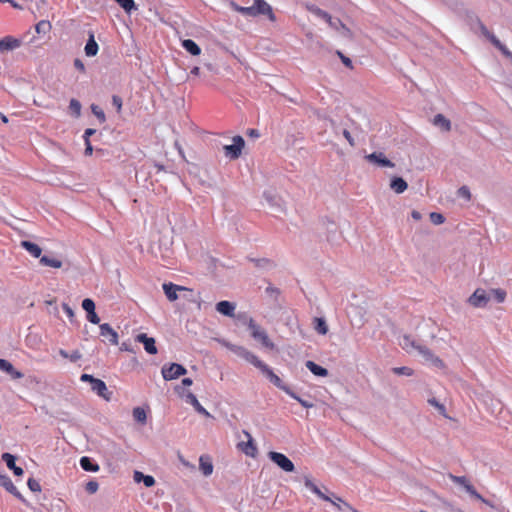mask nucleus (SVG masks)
<instances>
[{
	"instance_id": "obj_1",
	"label": "nucleus",
	"mask_w": 512,
	"mask_h": 512,
	"mask_svg": "<svg viewBox=\"0 0 512 512\" xmlns=\"http://www.w3.org/2000/svg\"><path fill=\"white\" fill-rule=\"evenodd\" d=\"M232 351L243 357L246 361L257 367L261 372L279 389L283 390L286 394L291 390L286 386L278 375L273 370L261 361L256 355L241 346H228Z\"/></svg>"
},
{
	"instance_id": "obj_2",
	"label": "nucleus",
	"mask_w": 512,
	"mask_h": 512,
	"mask_svg": "<svg viewBox=\"0 0 512 512\" xmlns=\"http://www.w3.org/2000/svg\"><path fill=\"white\" fill-rule=\"evenodd\" d=\"M304 484L306 488H308L311 492L316 494L319 498L324 501L331 502L338 510H342L343 508L349 509L353 512H359L358 510L351 507L350 504L345 502L342 498L334 496L332 499L328 495L324 494L309 478H305Z\"/></svg>"
},
{
	"instance_id": "obj_3",
	"label": "nucleus",
	"mask_w": 512,
	"mask_h": 512,
	"mask_svg": "<svg viewBox=\"0 0 512 512\" xmlns=\"http://www.w3.org/2000/svg\"><path fill=\"white\" fill-rule=\"evenodd\" d=\"M82 382H89L91 384V389L98 396L103 398L106 401H110L112 397V392L108 390L105 382L101 379L95 378L90 374H82L80 377Z\"/></svg>"
},
{
	"instance_id": "obj_4",
	"label": "nucleus",
	"mask_w": 512,
	"mask_h": 512,
	"mask_svg": "<svg viewBox=\"0 0 512 512\" xmlns=\"http://www.w3.org/2000/svg\"><path fill=\"white\" fill-rule=\"evenodd\" d=\"M248 328L251 331L252 337L259 341L263 347L273 350L275 348V344L271 341L268 334L264 329H262L259 325H257L253 319H250L248 322Z\"/></svg>"
},
{
	"instance_id": "obj_5",
	"label": "nucleus",
	"mask_w": 512,
	"mask_h": 512,
	"mask_svg": "<svg viewBox=\"0 0 512 512\" xmlns=\"http://www.w3.org/2000/svg\"><path fill=\"white\" fill-rule=\"evenodd\" d=\"M244 146H245V141H244L243 137H241L239 135L234 136L233 144L225 145L223 147L224 155L227 158H229L230 160H236L241 156Z\"/></svg>"
},
{
	"instance_id": "obj_6",
	"label": "nucleus",
	"mask_w": 512,
	"mask_h": 512,
	"mask_svg": "<svg viewBox=\"0 0 512 512\" xmlns=\"http://www.w3.org/2000/svg\"><path fill=\"white\" fill-rule=\"evenodd\" d=\"M268 457L285 472H293L295 470L293 462L283 453L270 451Z\"/></svg>"
},
{
	"instance_id": "obj_7",
	"label": "nucleus",
	"mask_w": 512,
	"mask_h": 512,
	"mask_svg": "<svg viewBox=\"0 0 512 512\" xmlns=\"http://www.w3.org/2000/svg\"><path fill=\"white\" fill-rule=\"evenodd\" d=\"M186 372V368L177 363H171L169 366L164 365L161 370L163 378L167 381L177 379L186 374Z\"/></svg>"
},
{
	"instance_id": "obj_8",
	"label": "nucleus",
	"mask_w": 512,
	"mask_h": 512,
	"mask_svg": "<svg viewBox=\"0 0 512 512\" xmlns=\"http://www.w3.org/2000/svg\"><path fill=\"white\" fill-rule=\"evenodd\" d=\"M162 289L170 302H174L179 298V292H192V289L172 282L163 283Z\"/></svg>"
},
{
	"instance_id": "obj_9",
	"label": "nucleus",
	"mask_w": 512,
	"mask_h": 512,
	"mask_svg": "<svg viewBox=\"0 0 512 512\" xmlns=\"http://www.w3.org/2000/svg\"><path fill=\"white\" fill-rule=\"evenodd\" d=\"M449 477H450V479L454 483L463 486L465 488V490L472 497H474L475 499L480 500V501H482L484 503H487V501L476 491L474 486L470 484V482L468 481V479L466 477H464V476H455V475H452V474H450Z\"/></svg>"
},
{
	"instance_id": "obj_10",
	"label": "nucleus",
	"mask_w": 512,
	"mask_h": 512,
	"mask_svg": "<svg viewBox=\"0 0 512 512\" xmlns=\"http://www.w3.org/2000/svg\"><path fill=\"white\" fill-rule=\"evenodd\" d=\"M243 434L247 437V441L238 443V448L245 455L250 456L252 458L256 457L258 449L251 434L248 431H243Z\"/></svg>"
},
{
	"instance_id": "obj_11",
	"label": "nucleus",
	"mask_w": 512,
	"mask_h": 512,
	"mask_svg": "<svg viewBox=\"0 0 512 512\" xmlns=\"http://www.w3.org/2000/svg\"><path fill=\"white\" fill-rule=\"evenodd\" d=\"M365 159L368 162L373 163L380 167L393 168L395 166V164L392 161H390L389 159H387L386 156L384 155V153H382V152H373L371 154H368L365 156Z\"/></svg>"
},
{
	"instance_id": "obj_12",
	"label": "nucleus",
	"mask_w": 512,
	"mask_h": 512,
	"mask_svg": "<svg viewBox=\"0 0 512 512\" xmlns=\"http://www.w3.org/2000/svg\"><path fill=\"white\" fill-rule=\"evenodd\" d=\"M490 296L484 289H476L469 298V303L474 307H484L488 303Z\"/></svg>"
},
{
	"instance_id": "obj_13",
	"label": "nucleus",
	"mask_w": 512,
	"mask_h": 512,
	"mask_svg": "<svg viewBox=\"0 0 512 512\" xmlns=\"http://www.w3.org/2000/svg\"><path fill=\"white\" fill-rule=\"evenodd\" d=\"M254 15H267L271 21H275V15L272 11L271 6L265 2L264 0H255V4L253 5Z\"/></svg>"
},
{
	"instance_id": "obj_14",
	"label": "nucleus",
	"mask_w": 512,
	"mask_h": 512,
	"mask_svg": "<svg viewBox=\"0 0 512 512\" xmlns=\"http://www.w3.org/2000/svg\"><path fill=\"white\" fill-rule=\"evenodd\" d=\"M100 335L104 337L111 345L118 344V333L108 323L99 324Z\"/></svg>"
},
{
	"instance_id": "obj_15",
	"label": "nucleus",
	"mask_w": 512,
	"mask_h": 512,
	"mask_svg": "<svg viewBox=\"0 0 512 512\" xmlns=\"http://www.w3.org/2000/svg\"><path fill=\"white\" fill-rule=\"evenodd\" d=\"M135 340L144 345V349L147 353H149V354L157 353V347H156L154 338L148 337L145 333H141L135 337Z\"/></svg>"
},
{
	"instance_id": "obj_16",
	"label": "nucleus",
	"mask_w": 512,
	"mask_h": 512,
	"mask_svg": "<svg viewBox=\"0 0 512 512\" xmlns=\"http://www.w3.org/2000/svg\"><path fill=\"white\" fill-rule=\"evenodd\" d=\"M2 460L6 463L7 467L14 472L16 476L23 475L24 471L21 467L16 466V458L10 453H3L1 456Z\"/></svg>"
},
{
	"instance_id": "obj_17",
	"label": "nucleus",
	"mask_w": 512,
	"mask_h": 512,
	"mask_svg": "<svg viewBox=\"0 0 512 512\" xmlns=\"http://www.w3.org/2000/svg\"><path fill=\"white\" fill-rule=\"evenodd\" d=\"M0 370L9 374L13 379H20L24 376L22 372L16 370L13 365L5 359H0Z\"/></svg>"
},
{
	"instance_id": "obj_18",
	"label": "nucleus",
	"mask_w": 512,
	"mask_h": 512,
	"mask_svg": "<svg viewBox=\"0 0 512 512\" xmlns=\"http://www.w3.org/2000/svg\"><path fill=\"white\" fill-rule=\"evenodd\" d=\"M199 468L204 476H210L213 473V463L208 455H202L199 458Z\"/></svg>"
},
{
	"instance_id": "obj_19",
	"label": "nucleus",
	"mask_w": 512,
	"mask_h": 512,
	"mask_svg": "<svg viewBox=\"0 0 512 512\" xmlns=\"http://www.w3.org/2000/svg\"><path fill=\"white\" fill-rule=\"evenodd\" d=\"M185 397L186 401L190 403L198 413L207 417L210 416V413L200 404L197 397L192 392H188Z\"/></svg>"
},
{
	"instance_id": "obj_20",
	"label": "nucleus",
	"mask_w": 512,
	"mask_h": 512,
	"mask_svg": "<svg viewBox=\"0 0 512 512\" xmlns=\"http://www.w3.org/2000/svg\"><path fill=\"white\" fill-rule=\"evenodd\" d=\"M216 310L225 316H233L235 305L229 301L223 300L216 304Z\"/></svg>"
},
{
	"instance_id": "obj_21",
	"label": "nucleus",
	"mask_w": 512,
	"mask_h": 512,
	"mask_svg": "<svg viewBox=\"0 0 512 512\" xmlns=\"http://www.w3.org/2000/svg\"><path fill=\"white\" fill-rule=\"evenodd\" d=\"M408 187L407 182L401 177H393L390 182V188L397 194L403 193Z\"/></svg>"
},
{
	"instance_id": "obj_22",
	"label": "nucleus",
	"mask_w": 512,
	"mask_h": 512,
	"mask_svg": "<svg viewBox=\"0 0 512 512\" xmlns=\"http://www.w3.org/2000/svg\"><path fill=\"white\" fill-rule=\"evenodd\" d=\"M0 485L3 486L11 494L19 498L21 497L16 486L13 484L12 480L7 475H0Z\"/></svg>"
},
{
	"instance_id": "obj_23",
	"label": "nucleus",
	"mask_w": 512,
	"mask_h": 512,
	"mask_svg": "<svg viewBox=\"0 0 512 512\" xmlns=\"http://www.w3.org/2000/svg\"><path fill=\"white\" fill-rule=\"evenodd\" d=\"M21 246L33 257L39 258L41 257L42 249L39 245L30 242V241H22Z\"/></svg>"
},
{
	"instance_id": "obj_24",
	"label": "nucleus",
	"mask_w": 512,
	"mask_h": 512,
	"mask_svg": "<svg viewBox=\"0 0 512 512\" xmlns=\"http://www.w3.org/2000/svg\"><path fill=\"white\" fill-rule=\"evenodd\" d=\"M84 50H85V54L88 57L95 56L98 53L99 46H98L97 42L95 41L93 34H90V37L85 45Z\"/></svg>"
},
{
	"instance_id": "obj_25",
	"label": "nucleus",
	"mask_w": 512,
	"mask_h": 512,
	"mask_svg": "<svg viewBox=\"0 0 512 512\" xmlns=\"http://www.w3.org/2000/svg\"><path fill=\"white\" fill-rule=\"evenodd\" d=\"M306 367L316 376L326 377L328 375V370L315 362L309 360L306 362Z\"/></svg>"
},
{
	"instance_id": "obj_26",
	"label": "nucleus",
	"mask_w": 512,
	"mask_h": 512,
	"mask_svg": "<svg viewBox=\"0 0 512 512\" xmlns=\"http://www.w3.org/2000/svg\"><path fill=\"white\" fill-rule=\"evenodd\" d=\"M313 326L315 331L320 335H326L328 333V325L322 317H315L313 319Z\"/></svg>"
},
{
	"instance_id": "obj_27",
	"label": "nucleus",
	"mask_w": 512,
	"mask_h": 512,
	"mask_svg": "<svg viewBox=\"0 0 512 512\" xmlns=\"http://www.w3.org/2000/svg\"><path fill=\"white\" fill-rule=\"evenodd\" d=\"M182 46L187 52H189L193 56H197L201 53L200 47L197 45L195 41L191 39L183 40Z\"/></svg>"
},
{
	"instance_id": "obj_28",
	"label": "nucleus",
	"mask_w": 512,
	"mask_h": 512,
	"mask_svg": "<svg viewBox=\"0 0 512 512\" xmlns=\"http://www.w3.org/2000/svg\"><path fill=\"white\" fill-rule=\"evenodd\" d=\"M20 46V41L13 37H5L0 41V50H10Z\"/></svg>"
},
{
	"instance_id": "obj_29",
	"label": "nucleus",
	"mask_w": 512,
	"mask_h": 512,
	"mask_svg": "<svg viewBox=\"0 0 512 512\" xmlns=\"http://www.w3.org/2000/svg\"><path fill=\"white\" fill-rule=\"evenodd\" d=\"M434 125L439 126L442 130L448 132L451 130V122L444 115L437 114L433 120Z\"/></svg>"
},
{
	"instance_id": "obj_30",
	"label": "nucleus",
	"mask_w": 512,
	"mask_h": 512,
	"mask_svg": "<svg viewBox=\"0 0 512 512\" xmlns=\"http://www.w3.org/2000/svg\"><path fill=\"white\" fill-rule=\"evenodd\" d=\"M40 264L43 266H48V267L57 268V269L61 268L63 265L61 260H59L57 258H51L47 255L40 257Z\"/></svg>"
},
{
	"instance_id": "obj_31",
	"label": "nucleus",
	"mask_w": 512,
	"mask_h": 512,
	"mask_svg": "<svg viewBox=\"0 0 512 512\" xmlns=\"http://www.w3.org/2000/svg\"><path fill=\"white\" fill-rule=\"evenodd\" d=\"M80 465L85 471L97 472L99 470L98 464L93 463L88 457H82L80 459Z\"/></svg>"
},
{
	"instance_id": "obj_32",
	"label": "nucleus",
	"mask_w": 512,
	"mask_h": 512,
	"mask_svg": "<svg viewBox=\"0 0 512 512\" xmlns=\"http://www.w3.org/2000/svg\"><path fill=\"white\" fill-rule=\"evenodd\" d=\"M401 347L410 352L411 350L415 349L417 350V347L420 345H416L415 341L410 336H403L402 340L400 341Z\"/></svg>"
},
{
	"instance_id": "obj_33",
	"label": "nucleus",
	"mask_w": 512,
	"mask_h": 512,
	"mask_svg": "<svg viewBox=\"0 0 512 512\" xmlns=\"http://www.w3.org/2000/svg\"><path fill=\"white\" fill-rule=\"evenodd\" d=\"M231 7L233 10L243 14V15H247V16H252V17H255L254 15V8L253 6H250V7H243V6H239L238 4H236L235 2H231Z\"/></svg>"
},
{
	"instance_id": "obj_34",
	"label": "nucleus",
	"mask_w": 512,
	"mask_h": 512,
	"mask_svg": "<svg viewBox=\"0 0 512 512\" xmlns=\"http://www.w3.org/2000/svg\"><path fill=\"white\" fill-rule=\"evenodd\" d=\"M52 26L49 21L41 20L35 26V30L38 34H46L51 30Z\"/></svg>"
},
{
	"instance_id": "obj_35",
	"label": "nucleus",
	"mask_w": 512,
	"mask_h": 512,
	"mask_svg": "<svg viewBox=\"0 0 512 512\" xmlns=\"http://www.w3.org/2000/svg\"><path fill=\"white\" fill-rule=\"evenodd\" d=\"M114 1L117 2L127 13H130L132 10L137 9L134 0H114Z\"/></svg>"
},
{
	"instance_id": "obj_36",
	"label": "nucleus",
	"mask_w": 512,
	"mask_h": 512,
	"mask_svg": "<svg viewBox=\"0 0 512 512\" xmlns=\"http://www.w3.org/2000/svg\"><path fill=\"white\" fill-rule=\"evenodd\" d=\"M133 417H134V419L137 422L145 423L147 415H146V412H145V410L143 408L136 407V408L133 409Z\"/></svg>"
},
{
	"instance_id": "obj_37",
	"label": "nucleus",
	"mask_w": 512,
	"mask_h": 512,
	"mask_svg": "<svg viewBox=\"0 0 512 512\" xmlns=\"http://www.w3.org/2000/svg\"><path fill=\"white\" fill-rule=\"evenodd\" d=\"M492 44L498 48L502 53L503 55H505L506 57H510L512 58V53L507 49V47L505 45H503L497 38H493L492 39Z\"/></svg>"
},
{
	"instance_id": "obj_38",
	"label": "nucleus",
	"mask_w": 512,
	"mask_h": 512,
	"mask_svg": "<svg viewBox=\"0 0 512 512\" xmlns=\"http://www.w3.org/2000/svg\"><path fill=\"white\" fill-rule=\"evenodd\" d=\"M428 403L435 407L442 416L447 417L445 406L439 403L435 398L428 399Z\"/></svg>"
},
{
	"instance_id": "obj_39",
	"label": "nucleus",
	"mask_w": 512,
	"mask_h": 512,
	"mask_svg": "<svg viewBox=\"0 0 512 512\" xmlns=\"http://www.w3.org/2000/svg\"><path fill=\"white\" fill-rule=\"evenodd\" d=\"M287 394L290 397H292L293 399H295L296 401H298L302 407H304V408H311V407H313V403L308 402V401L302 399L296 393H294L292 390H290Z\"/></svg>"
},
{
	"instance_id": "obj_40",
	"label": "nucleus",
	"mask_w": 512,
	"mask_h": 512,
	"mask_svg": "<svg viewBox=\"0 0 512 512\" xmlns=\"http://www.w3.org/2000/svg\"><path fill=\"white\" fill-rule=\"evenodd\" d=\"M490 294L493 295L498 303L504 302L506 298V292L503 289H492Z\"/></svg>"
},
{
	"instance_id": "obj_41",
	"label": "nucleus",
	"mask_w": 512,
	"mask_h": 512,
	"mask_svg": "<svg viewBox=\"0 0 512 512\" xmlns=\"http://www.w3.org/2000/svg\"><path fill=\"white\" fill-rule=\"evenodd\" d=\"M393 373L397 375H405V376H412L414 371L410 367H395L393 368Z\"/></svg>"
},
{
	"instance_id": "obj_42",
	"label": "nucleus",
	"mask_w": 512,
	"mask_h": 512,
	"mask_svg": "<svg viewBox=\"0 0 512 512\" xmlns=\"http://www.w3.org/2000/svg\"><path fill=\"white\" fill-rule=\"evenodd\" d=\"M312 11L315 15L324 19L327 23H332V17L326 11H324L320 8H314V9H312Z\"/></svg>"
},
{
	"instance_id": "obj_43",
	"label": "nucleus",
	"mask_w": 512,
	"mask_h": 512,
	"mask_svg": "<svg viewBox=\"0 0 512 512\" xmlns=\"http://www.w3.org/2000/svg\"><path fill=\"white\" fill-rule=\"evenodd\" d=\"M82 308L87 312H93L95 311V303L92 299L86 298L82 301Z\"/></svg>"
},
{
	"instance_id": "obj_44",
	"label": "nucleus",
	"mask_w": 512,
	"mask_h": 512,
	"mask_svg": "<svg viewBox=\"0 0 512 512\" xmlns=\"http://www.w3.org/2000/svg\"><path fill=\"white\" fill-rule=\"evenodd\" d=\"M429 217H430L431 222L435 225H440V224L444 223V221H445V218L441 213L432 212V213H430Z\"/></svg>"
},
{
	"instance_id": "obj_45",
	"label": "nucleus",
	"mask_w": 512,
	"mask_h": 512,
	"mask_svg": "<svg viewBox=\"0 0 512 512\" xmlns=\"http://www.w3.org/2000/svg\"><path fill=\"white\" fill-rule=\"evenodd\" d=\"M69 108L71 109V111L76 115V116H79L80 115V112H81V104L78 100L76 99H71L70 101V104H69Z\"/></svg>"
},
{
	"instance_id": "obj_46",
	"label": "nucleus",
	"mask_w": 512,
	"mask_h": 512,
	"mask_svg": "<svg viewBox=\"0 0 512 512\" xmlns=\"http://www.w3.org/2000/svg\"><path fill=\"white\" fill-rule=\"evenodd\" d=\"M417 351L425 358L426 361L430 362L431 358L434 354L426 347L419 346L417 347Z\"/></svg>"
},
{
	"instance_id": "obj_47",
	"label": "nucleus",
	"mask_w": 512,
	"mask_h": 512,
	"mask_svg": "<svg viewBox=\"0 0 512 512\" xmlns=\"http://www.w3.org/2000/svg\"><path fill=\"white\" fill-rule=\"evenodd\" d=\"M27 485L29 487V489L33 492H40L41 491V485L40 483L34 479V478H29L28 481H27Z\"/></svg>"
},
{
	"instance_id": "obj_48",
	"label": "nucleus",
	"mask_w": 512,
	"mask_h": 512,
	"mask_svg": "<svg viewBox=\"0 0 512 512\" xmlns=\"http://www.w3.org/2000/svg\"><path fill=\"white\" fill-rule=\"evenodd\" d=\"M99 489V484L98 482L96 481H89L86 483L85 485V490L86 492H88L89 494H94L98 491Z\"/></svg>"
},
{
	"instance_id": "obj_49",
	"label": "nucleus",
	"mask_w": 512,
	"mask_h": 512,
	"mask_svg": "<svg viewBox=\"0 0 512 512\" xmlns=\"http://www.w3.org/2000/svg\"><path fill=\"white\" fill-rule=\"evenodd\" d=\"M91 110L93 112V114L101 121V122H104L105 121V114L103 112V110L97 106V105H92L91 106Z\"/></svg>"
},
{
	"instance_id": "obj_50",
	"label": "nucleus",
	"mask_w": 512,
	"mask_h": 512,
	"mask_svg": "<svg viewBox=\"0 0 512 512\" xmlns=\"http://www.w3.org/2000/svg\"><path fill=\"white\" fill-rule=\"evenodd\" d=\"M112 103L115 106L118 113H121L122 110V99L118 95H113Z\"/></svg>"
},
{
	"instance_id": "obj_51",
	"label": "nucleus",
	"mask_w": 512,
	"mask_h": 512,
	"mask_svg": "<svg viewBox=\"0 0 512 512\" xmlns=\"http://www.w3.org/2000/svg\"><path fill=\"white\" fill-rule=\"evenodd\" d=\"M337 55L340 57V59H341L342 63H343L346 67H348V68H350V69H352V68H353L352 61H351V59H350V58L346 57V56H345L342 52H340V51H337Z\"/></svg>"
},
{
	"instance_id": "obj_52",
	"label": "nucleus",
	"mask_w": 512,
	"mask_h": 512,
	"mask_svg": "<svg viewBox=\"0 0 512 512\" xmlns=\"http://www.w3.org/2000/svg\"><path fill=\"white\" fill-rule=\"evenodd\" d=\"M480 30H481L482 34H483L487 39H489V40H490V42H491V43H492V39H493V38H496V36H495L494 34H492V33L487 29V27H486L484 24H482V23H480Z\"/></svg>"
},
{
	"instance_id": "obj_53",
	"label": "nucleus",
	"mask_w": 512,
	"mask_h": 512,
	"mask_svg": "<svg viewBox=\"0 0 512 512\" xmlns=\"http://www.w3.org/2000/svg\"><path fill=\"white\" fill-rule=\"evenodd\" d=\"M458 194H459V196H461V197H463V198H465L467 200H470V198H471L470 190L466 186L460 187L459 190H458Z\"/></svg>"
},
{
	"instance_id": "obj_54",
	"label": "nucleus",
	"mask_w": 512,
	"mask_h": 512,
	"mask_svg": "<svg viewBox=\"0 0 512 512\" xmlns=\"http://www.w3.org/2000/svg\"><path fill=\"white\" fill-rule=\"evenodd\" d=\"M328 24L330 27H332L336 30H338L341 27L345 31L349 32V29L339 19H336V20L332 19V23H328Z\"/></svg>"
},
{
	"instance_id": "obj_55",
	"label": "nucleus",
	"mask_w": 512,
	"mask_h": 512,
	"mask_svg": "<svg viewBox=\"0 0 512 512\" xmlns=\"http://www.w3.org/2000/svg\"><path fill=\"white\" fill-rule=\"evenodd\" d=\"M430 363L437 368H440V369L445 368V363L439 357H437L435 355L431 358Z\"/></svg>"
},
{
	"instance_id": "obj_56",
	"label": "nucleus",
	"mask_w": 512,
	"mask_h": 512,
	"mask_svg": "<svg viewBox=\"0 0 512 512\" xmlns=\"http://www.w3.org/2000/svg\"><path fill=\"white\" fill-rule=\"evenodd\" d=\"M430 363L437 368H440V369L445 368V363L439 357H437L435 355L431 358Z\"/></svg>"
},
{
	"instance_id": "obj_57",
	"label": "nucleus",
	"mask_w": 512,
	"mask_h": 512,
	"mask_svg": "<svg viewBox=\"0 0 512 512\" xmlns=\"http://www.w3.org/2000/svg\"><path fill=\"white\" fill-rule=\"evenodd\" d=\"M142 481L146 487H152L155 484L154 477L150 475H144Z\"/></svg>"
},
{
	"instance_id": "obj_58",
	"label": "nucleus",
	"mask_w": 512,
	"mask_h": 512,
	"mask_svg": "<svg viewBox=\"0 0 512 512\" xmlns=\"http://www.w3.org/2000/svg\"><path fill=\"white\" fill-rule=\"evenodd\" d=\"M87 319H88V321H90L93 324H99L100 323V318L96 314L95 311L87 313Z\"/></svg>"
},
{
	"instance_id": "obj_59",
	"label": "nucleus",
	"mask_w": 512,
	"mask_h": 512,
	"mask_svg": "<svg viewBox=\"0 0 512 512\" xmlns=\"http://www.w3.org/2000/svg\"><path fill=\"white\" fill-rule=\"evenodd\" d=\"M74 66L81 73H85V65L80 59L77 58L74 60Z\"/></svg>"
},
{
	"instance_id": "obj_60",
	"label": "nucleus",
	"mask_w": 512,
	"mask_h": 512,
	"mask_svg": "<svg viewBox=\"0 0 512 512\" xmlns=\"http://www.w3.org/2000/svg\"><path fill=\"white\" fill-rule=\"evenodd\" d=\"M84 153H85L86 156H91L92 153H93V147L91 145L90 140L85 141V151H84Z\"/></svg>"
},
{
	"instance_id": "obj_61",
	"label": "nucleus",
	"mask_w": 512,
	"mask_h": 512,
	"mask_svg": "<svg viewBox=\"0 0 512 512\" xmlns=\"http://www.w3.org/2000/svg\"><path fill=\"white\" fill-rule=\"evenodd\" d=\"M343 136L346 138V140L349 142V144L351 146H354V144H355L354 139L348 130H346V129L343 130Z\"/></svg>"
},
{
	"instance_id": "obj_62",
	"label": "nucleus",
	"mask_w": 512,
	"mask_h": 512,
	"mask_svg": "<svg viewBox=\"0 0 512 512\" xmlns=\"http://www.w3.org/2000/svg\"><path fill=\"white\" fill-rule=\"evenodd\" d=\"M81 358V353L78 350L73 351L71 354H69V359L72 362H76Z\"/></svg>"
},
{
	"instance_id": "obj_63",
	"label": "nucleus",
	"mask_w": 512,
	"mask_h": 512,
	"mask_svg": "<svg viewBox=\"0 0 512 512\" xmlns=\"http://www.w3.org/2000/svg\"><path fill=\"white\" fill-rule=\"evenodd\" d=\"M63 310H64V312L66 313V315H67L70 319H72V318L74 317V311L72 310V308H71L69 305L64 304V305H63Z\"/></svg>"
},
{
	"instance_id": "obj_64",
	"label": "nucleus",
	"mask_w": 512,
	"mask_h": 512,
	"mask_svg": "<svg viewBox=\"0 0 512 512\" xmlns=\"http://www.w3.org/2000/svg\"><path fill=\"white\" fill-rule=\"evenodd\" d=\"M96 130L95 129H92V128H88L85 130L84 132V141H87V140H90V136H92L93 134H95Z\"/></svg>"
}]
</instances>
